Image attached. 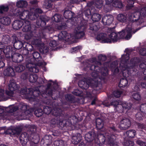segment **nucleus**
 <instances>
[{"mask_svg":"<svg viewBox=\"0 0 146 146\" xmlns=\"http://www.w3.org/2000/svg\"><path fill=\"white\" fill-rule=\"evenodd\" d=\"M22 19H23V27L22 29V31L25 32H29L31 31V22L27 19H25V17L24 18H22Z\"/></svg>","mask_w":146,"mask_h":146,"instance_id":"a211bd4d","label":"nucleus"},{"mask_svg":"<svg viewBox=\"0 0 146 146\" xmlns=\"http://www.w3.org/2000/svg\"><path fill=\"white\" fill-rule=\"evenodd\" d=\"M119 104L118 101L114 100L111 102L110 104L111 105L113 106L114 107L119 108H120V106H119V105H121Z\"/></svg>","mask_w":146,"mask_h":146,"instance_id":"e2e57ef3","label":"nucleus"},{"mask_svg":"<svg viewBox=\"0 0 146 146\" xmlns=\"http://www.w3.org/2000/svg\"><path fill=\"white\" fill-rule=\"evenodd\" d=\"M113 20V17L112 15H107L103 17L102 21L104 25H109L112 23Z\"/></svg>","mask_w":146,"mask_h":146,"instance_id":"dca6fc26","label":"nucleus"},{"mask_svg":"<svg viewBox=\"0 0 146 146\" xmlns=\"http://www.w3.org/2000/svg\"><path fill=\"white\" fill-rule=\"evenodd\" d=\"M120 106V108L122 107L123 111L126 110L127 111V110L130 109L131 107V103H127L126 102L123 103L121 105H119Z\"/></svg>","mask_w":146,"mask_h":146,"instance_id":"a19ab883","label":"nucleus"},{"mask_svg":"<svg viewBox=\"0 0 146 146\" xmlns=\"http://www.w3.org/2000/svg\"><path fill=\"white\" fill-rule=\"evenodd\" d=\"M11 40V38L9 35H5L3 36L1 39V42L5 44H8L10 43Z\"/></svg>","mask_w":146,"mask_h":146,"instance_id":"c9c22d12","label":"nucleus"},{"mask_svg":"<svg viewBox=\"0 0 146 146\" xmlns=\"http://www.w3.org/2000/svg\"><path fill=\"white\" fill-rule=\"evenodd\" d=\"M29 80L31 83H33L37 81L39 84H43L45 82L42 78H38V76L36 74H31L29 76Z\"/></svg>","mask_w":146,"mask_h":146,"instance_id":"2eb2a0df","label":"nucleus"},{"mask_svg":"<svg viewBox=\"0 0 146 146\" xmlns=\"http://www.w3.org/2000/svg\"><path fill=\"white\" fill-rule=\"evenodd\" d=\"M106 36V34L105 33H100L98 35L96 36V38L98 41H102Z\"/></svg>","mask_w":146,"mask_h":146,"instance_id":"8fccbe9b","label":"nucleus"},{"mask_svg":"<svg viewBox=\"0 0 146 146\" xmlns=\"http://www.w3.org/2000/svg\"><path fill=\"white\" fill-rule=\"evenodd\" d=\"M23 22L19 20H16L14 21L12 24L13 28L16 30L21 28L23 26Z\"/></svg>","mask_w":146,"mask_h":146,"instance_id":"a878e982","label":"nucleus"},{"mask_svg":"<svg viewBox=\"0 0 146 146\" xmlns=\"http://www.w3.org/2000/svg\"><path fill=\"white\" fill-rule=\"evenodd\" d=\"M74 13L69 10H64L63 15L64 18L67 19H71L74 16Z\"/></svg>","mask_w":146,"mask_h":146,"instance_id":"473e14b6","label":"nucleus"},{"mask_svg":"<svg viewBox=\"0 0 146 146\" xmlns=\"http://www.w3.org/2000/svg\"><path fill=\"white\" fill-rule=\"evenodd\" d=\"M113 6L119 8H121L123 7V5L121 1L115 0L112 3Z\"/></svg>","mask_w":146,"mask_h":146,"instance_id":"a18cd8bd","label":"nucleus"},{"mask_svg":"<svg viewBox=\"0 0 146 146\" xmlns=\"http://www.w3.org/2000/svg\"><path fill=\"white\" fill-rule=\"evenodd\" d=\"M90 29L94 33L97 31L98 30L97 26L94 24H90Z\"/></svg>","mask_w":146,"mask_h":146,"instance_id":"603ef678","label":"nucleus"},{"mask_svg":"<svg viewBox=\"0 0 146 146\" xmlns=\"http://www.w3.org/2000/svg\"><path fill=\"white\" fill-rule=\"evenodd\" d=\"M44 5L46 8L48 9L52 7V2L48 0L45 1Z\"/></svg>","mask_w":146,"mask_h":146,"instance_id":"4d7b16f0","label":"nucleus"},{"mask_svg":"<svg viewBox=\"0 0 146 146\" xmlns=\"http://www.w3.org/2000/svg\"><path fill=\"white\" fill-rule=\"evenodd\" d=\"M49 20V18L45 15L40 16L39 19H37L36 23L39 28H38V34H36L37 36L34 37L31 40L32 44L39 47L44 46V43L41 41V39L46 38L45 31L46 30L50 31L52 29V27L49 25L45 26L46 22Z\"/></svg>","mask_w":146,"mask_h":146,"instance_id":"f257e3e1","label":"nucleus"},{"mask_svg":"<svg viewBox=\"0 0 146 146\" xmlns=\"http://www.w3.org/2000/svg\"><path fill=\"white\" fill-rule=\"evenodd\" d=\"M21 131V129L20 128L16 127L14 129H9L6 131L7 134L11 135L18 134Z\"/></svg>","mask_w":146,"mask_h":146,"instance_id":"7c9ffc66","label":"nucleus"},{"mask_svg":"<svg viewBox=\"0 0 146 146\" xmlns=\"http://www.w3.org/2000/svg\"><path fill=\"white\" fill-rule=\"evenodd\" d=\"M28 5L27 2L23 0H20L16 3V6L18 8L16 9L13 13L15 16L19 17L21 19H22V17L25 15V11L22 8L27 7Z\"/></svg>","mask_w":146,"mask_h":146,"instance_id":"39448f33","label":"nucleus"},{"mask_svg":"<svg viewBox=\"0 0 146 146\" xmlns=\"http://www.w3.org/2000/svg\"><path fill=\"white\" fill-rule=\"evenodd\" d=\"M51 110L52 108L48 106H46L43 109L44 113L46 114H49L51 113Z\"/></svg>","mask_w":146,"mask_h":146,"instance_id":"0e129e2a","label":"nucleus"},{"mask_svg":"<svg viewBox=\"0 0 146 146\" xmlns=\"http://www.w3.org/2000/svg\"><path fill=\"white\" fill-rule=\"evenodd\" d=\"M140 110L143 113H146V104L141 105L140 106Z\"/></svg>","mask_w":146,"mask_h":146,"instance_id":"69168bd1","label":"nucleus"},{"mask_svg":"<svg viewBox=\"0 0 146 146\" xmlns=\"http://www.w3.org/2000/svg\"><path fill=\"white\" fill-rule=\"evenodd\" d=\"M18 109L17 107L14 106H10L7 108V110H8V112L12 113L16 111Z\"/></svg>","mask_w":146,"mask_h":146,"instance_id":"6e6d98bb","label":"nucleus"},{"mask_svg":"<svg viewBox=\"0 0 146 146\" xmlns=\"http://www.w3.org/2000/svg\"><path fill=\"white\" fill-rule=\"evenodd\" d=\"M84 26L81 25L75 28L74 31L76 38L78 39L83 37L85 35Z\"/></svg>","mask_w":146,"mask_h":146,"instance_id":"9b49d317","label":"nucleus"},{"mask_svg":"<svg viewBox=\"0 0 146 146\" xmlns=\"http://www.w3.org/2000/svg\"><path fill=\"white\" fill-rule=\"evenodd\" d=\"M119 68L122 72L123 76L127 77L129 76H134L135 75L137 69L133 66L129 67L127 63L121 62L119 64Z\"/></svg>","mask_w":146,"mask_h":146,"instance_id":"20e7f679","label":"nucleus"},{"mask_svg":"<svg viewBox=\"0 0 146 146\" xmlns=\"http://www.w3.org/2000/svg\"><path fill=\"white\" fill-rule=\"evenodd\" d=\"M52 19L56 22H63V20L62 16L57 14H55Z\"/></svg>","mask_w":146,"mask_h":146,"instance_id":"e433bc0d","label":"nucleus"},{"mask_svg":"<svg viewBox=\"0 0 146 146\" xmlns=\"http://www.w3.org/2000/svg\"><path fill=\"white\" fill-rule=\"evenodd\" d=\"M32 55L33 58L30 59L29 61L26 64V67L29 71L33 73H37L39 70L35 64L41 60L42 57L41 54L37 51H34L32 53Z\"/></svg>","mask_w":146,"mask_h":146,"instance_id":"7ed1b4c3","label":"nucleus"},{"mask_svg":"<svg viewBox=\"0 0 146 146\" xmlns=\"http://www.w3.org/2000/svg\"><path fill=\"white\" fill-rule=\"evenodd\" d=\"M96 126L97 128L99 129H101L103 127V121L102 119L98 118L96 119Z\"/></svg>","mask_w":146,"mask_h":146,"instance_id":"c03bdc74","label":"nucleus"},{"mask_svg":"<svg viewBox=\"0 0 146 146\" xmlns=\"http://www.w3.org/2000/svg\"><path fill=\"white\" fill-rule=\"evenodd\" d=\"M95 136L93 132H89L85 135V138L87 141H91L94 139Z\"/></svg>","mask_w":146,"mask_h":146,"instance_id":"f704fd0d","label":"nucleus"},{"mask_svg":"<svg viewBox=\"0 0 146 146\" xmlns=\"http://www.w3.org/2000/svg\"><path fill=\"white\" fill-rule=\"evenodd\" d=\"M11 58L9 59L8 61H11L15 63H19L23 60V56L20 53L17 52H14L11 57Z\"/></svg>","mask_w":146,"mask_h":146,"instance_id":"4468645a","label":"nucleus"},{"mask_svg":"<svg viewBox=\"0 0 146 146\" xmlns=\"http://www.w3.org/2000/svg\"><path fill=\"white\" fill-rule=\"evenodd\" d=\"M101 18V15L97 13H94L91 17V19L93 22L99 21Z\"/></svg>","mask_w":146,"mask_h":146,"instance_id":"37998d69","label":"nucleus"},{"mask_svg":"<svg viewBox=\"0 0 146 146\" xmlns=\"http://www.w3.org/2000/svg\"><path fill=\"white\" fill-rule=\"evenodd\" d=\"M138 62V60L137 57H135L132 58L130 61V63L133 65H135Z\"/></svg>","mask_w":146,"mask_h":146,"instance_id":"338daca9","label":"nucleus"},{"mask_svg":"<svg viewBox=\"0 0 146 146\" xmlns=\"http://www.w3.org/2000/svg\"><path fill=\"white\" fill-rule=\"evenodd\" d=\"M55 146H64V142L62 140L55 141L54 143Z\"/></svg>","mask_w":146,"mask_h":146,"instance_id":"bf43d9fd","label":"nucleus"},{"mask_svg":"<svg viewBox=\"0 0 146 146\" xmlns=\"http://www.w3.org/2000/svg\"><path fill=\"white\" fill-rule=\"evenodd\" d=\"M103 0H96L95 3L93 1L88 2L87 3V5L88 7H93L94 6L98 9L102 8L103 5Z\"/></svg>","mask_w":146,"mask_h":146,"instance_id":"f3484780","label":"nucleus"},{"mask_svg":"<svg viewBox=\"0 0 146 146\" xmlns=\"http://www.w3.org/2000/svg\"><path fill=\"white\" fill-rule=\"evenodd\" d=\"M14 50L13 47L10 45L3 48V53L5 55V58L7 61L11 58V57L14 52Z\"/></svg>","mask_w":146,"mask_h":146,"instance_id":"1a4fd4ad","label":"nucleus"},{"mask_svg":"<svg viewBox=\"0 0 146 146\" xmlns=\"http://www.w3.org/2000/svg\"><path fill=\"white\" fill-rule=\"evenodd\" d=\"M101 137H104V141L105 140H106L108 141V143L110 145H113L115 144V141L114 140V137H115L114 135H108L106 134L105 135H102Z\"/></svg>","mask_w":146,"mask_h":146,"instance_id":"393cba45","label":"nucleus"},{"mask_svg":"<svg viewBox=\"0 0 146 146\" xmlns=\"http://www.w3.org/2000/svg\"><path fill=\"white\" fill-rule=\"evenodd\" d=\"M133 98L135 100H139L141 99V96L139 93L138 92H136L133 93L132 94Z\"/></svg>","mask_w":146,"mask_h":146,"instance_id":"5fc2aeb1","label":"nucleus"},{"mask_svg":"<svg viewBox=\"0 0 146 146\" xmlns=\"http://www.w3.org/2000/svg\"><path fill=\"white\" fill-rule=\"evenodd\" d=\"M129 18L130 21L133 22L139 21V19L141 18V17L139 12H135L129 16Z\"/></svg>","mask_w":146,"mask_h":146,"instance_id":"b1692460","label":"nucleus"},{"mask_svg":"<svg viewBox=\"0 0 146 146\" xmlns=\"http://www.w3.org/2000/svg\"><path fill=\"white\" fill-rule=\"evenodd\" d=\"M107 59V56L105 55L100 54L98 56V59L99 61L103 62L105 61Z\"/></svg>","mask_w":146,"mask_h":146,"instance_id":"680f3d73","label":"nucleus"},{"mask_svg":"<svg viewBox=\"0 0 146 146\" xmlns=\"http://www.w3.org/2000/svg\"><path fill=\"white\" fill-rule=\"evenodd\" d=\"M82 137L80 133H78L73 136L72 138V142L73 143L77 144L82 139Z\"/></svg>","mask_w":146,"mask_h":146,"instance_id":"bb28decb","label":"nucleus"},{"mask_svg":"<svg viewBox=\"0 0 146 146\" xmlns=\"http://www.w3.org/2000/svg\"><path fill=\"white\" fill-rule=\"evenodd\" d=\"M42 110L40 108H38L35 111V114L36 116L39 117L42 116Z\"/></svg>","mask_w":146,"mask_h":146,"instance_id":"052dcab7","label":"nucleus"},{"mask_svg":"<svg viewBox=\"0 0 146 146\" xmlns=\"http://www.w3.org/2000/svg\"><path fill=\"white\" fill-rule=\"evenodd\" d=\"M14 64L12 62L7 61V68L3 72L4 75L6 76H13L15 75L14 68Z\"/></svg>","mask_w":146,"mask_h":146,"instance_id":"6e6552de","label":"nucleus"},{"mask_svg":"<svg viewBox=\"0 0 146 146\" xmlns=\"http://www.w3.org/2000/svg\"><path fill=\"white\" fill-rule=\"evenodd\" d=\"M78 85L80 87L84 89H87L88 86L86 80H80L78 82Z\"/></svg>","mask_w":146,"mask_h":146,"instance_id":"4c0bfd02","label":"nucleus"},{"mask_svg":"<svg viewBox=\"0 0 146 146\" xmlns=\"http://www.w3.org/2000/svg\"><path fill=\"white\" fill-rule=\"evenodd\" d=\"M127 16L126 15L123 14H119L117 17V20L121 23H125L127 21Z\"/></svg>","mask_w":146,"mask_h":146,"instance_id":"72a5a7b5","label":"nucleus"},{"mask_svg":"<svg viewBox=\"0 0 146 146\" xmlns=\"http://www.w3.org/2000/svg\"><path fill=\"white\" fill-rule=\"evenodd\" d=\"M66 27H67V26H66V22H62L60 25H58L57 26V28L58 30H61L66 29Z\"/></svg>","mask_w":146,"mask_h":146,"instance_id":"864d4df0","label":"nucleus"},{"mask_svg":"<svg viewBox=\"0 0 146 146\" xmlns=\"http://www.w3.org/2000/svg\"><path fill=\"white\" fill-rule=\"evenodd\" d=\"M139 67L142 69H144L143 71V73L144 74L146 75V61L144 62L143 63L139 65ZM144 80H146V76L144 77Z\"/></svg>","mask_w":146,"mask_h":146,"instance_id":"3c124183","label":"nucleus"},{"mask_svg":"<svg viewBox=\"0 0 146 146\" xmlns=\"http://www.w3.org/2000/svg\"><path fill=\"white\" fill-rule=\"evenodd\" d=\"M69 36H70V34L68 33L66 31H62L58 35V39L60 40H68L70 39Z\"/></svg>","mask_w":146,"mask_h":146,"instance_id":"aec40b11","label":"nucleus"},{"mask_svg":"<svg viewBox=\"0 0 146 146\" xmlns=\"http://www.w3.org/2000/svg\"><path fill=\"white\" fill-rule=\"evenodd\" d=\"M131 122L128 118L124 117L120 121L119 127L121 129L126 130L131 125Z\"/></svg>","mask_w":146,"mask_h":146,"instance_id":"ddd939ff","label":"nucleus"},{"mask_svg":"<svg viewBox=\"0 0 146 146\" xmlns=\"http://www.w3.org/2000/svg\"><path fill=\"white\" fill-rule=\"evenodd\" d=\"M139 13L141 17V18H143L142 17H146V7L142 8Z\"/></svg>","mask_w":146,"mask_h":146,"instance_id":"13d9d810","label":"nucleus"},{"mask_svg":"<svg viewBox=\"0 0 146 146\" xmlns=\"http://www.w3.org/2000/svg\"><path fill=\"white\" fill-rule=\"evenodd\" d=\"M83 14L85 15V16L86 17L88 18L89 17V16L91 14V12L90 9L85 10L83 12Z\"/></svg>","mask_w":146,"mask_h":146,"instance_id":"774afa93","label":"nucleus"},{"mask_svg":"<svg viewBox=\"0 0 146 146\" xmlns=\"http://www.w3.org/2000/svg\"><path fill=\"white\" fill-rule=\"evenodd\" d=\"M90 70L98 72H101L102 74L104 76H107L108 74L106 68L103 67H100L97 65L91 64L90 66Z\"/></svg>","mask_w":146,"mask_h":146,"instance_id":"9d476101","label":"nucleus"},{"mask_svg":"<svg viewBox=\"0 0 146 146\" xmlns=\"http://www.w3.org/2000/svg\"><path fill=\"white\" fill-rule=\"evenodd\" d=\"M100 72L95 71L92 72L91 74V76L94 78V80L90 83V85L94 90L96 91H98L102 88L101 81H98V73Z\"/></svg>","mask_w":146,"mask_h":146,"instance_id":"423d86ee","label":"nucleus"},{"mask_svg":"<svg viewBox=\"0 0 146 146\" xmlns=\"http://www.w3.org/2000/svg\"><path fill=\"white\" fill-rule=\"evenodd\" d=\"M131 51V50L130 49L128 48L125 49L124 52H126V54H123L122 55V60L120 62V64L121 62L123 63L125 62L126 63V62L129 58V53H130Z\"/></svg>","mask_w":146,"mask_h":146,"instance_id":"4be33fe9","label":"nucleus"},{"mask_svg":"<svg viewBox=\"0 0 146 146\" xmlns=\"http://www.w3.org/2000/svg\"><path fill=\"white\" fill-rule=\"evenodd\" d=\"M15 96L14 92H0V98L4 100H7V98Z\"/></svg>","mask_w":146,"mask_h":146,"instance_id":"412c9836","label":"nucleus"},{"mask_svg":"<svg viewBox=\"0 0 146 146\" xmlns=\"http://www.w3.org/2000/svg\"><path fill=\"white\" fill-rule=\"evenodd\" d=\"M125 34V30H123L121 31L118 33V34H117L114 32H112L108 35L109 37L112 40V41L114 43L116 42L120 38H124Z\"/></svg>","mask_w":146,"mask_h":146,"instance_id":"0eeeda50","label":"nucleus"},{"mask_svg":"<svg viewBox=\"0 0 146 146\" xmlns=\"http://www.w3.org/2000/svg\"><path fill=\"white\" fill-rule=\"evenodd\" d=\"M8 89L9 91H16V90H18L19 88V85L17 84L16 82L10 81V84H9ZM5 91H9L7 90H5Z\"/></svg>","mask_w":146,"mask_h":146,"instance_id":"5701e85b","label":"nucleus"},{"mask_svg":"<svg viewBox=\"0 0 146 146\" xmlns=\"http://www.w3.org/2000/svg\"><path fill=\"white\" fill-rule=\"evenodd\" d=\"M14 65L13 66L14 68L15 72H21L23 71L25 68V66L22 64L16 65V63L13 62Z\"/></svg>","mask_w":146,"mask_h":146,"instance_id":"cd10ccee","label":"nucleus"},{"mask_svg":"<svg viewBox=\"0 0 146 146\" xmlns=\"http://www.w3.org/2000/svg\"><path fill=\"white\" fill-rule=\"evenodd\" d=\"M12 38V43L13 44V47L14 48V50L15 49L19 50L23 47V48L24 42L19 40L18 37L16 36H13Z\"/></svg>","mask_w":146,"mask_h":146,"instance_id":"f8f14e48","label":"nucleus"},{"mask_svg":"<svg viewBox=\"0 0 146 146\" xmlns=\"http://www.w3.org/2000/svg\"><path fill=\"white\" fill-rule=\"evenodd\" d=\"M63 122V121L61 119V118H58V119H56V117L52 119L51 120V123L55 125L56 124H60L61 123H62Z\"/></svg>","mask_w":146,"mask_h":146,"instance_id":"09e8293b","label":"nucleus"},{"mask_svg":"<svg viewBox=\"0 0 146 146\" xmlns=\"http://www.w3.org/2000/svg\"><path fill=\"white\" fill-rule=\"evenodd\" d=\"M61 112V110L58 108H54L52 110V114L56 117V119L58 118H60L61 116L60 115Z\"/></svg>","mask_w":146,"mask_h":146,"instance_id":"58836bf2","label":"nucleus"},{"mask_svg":"<svg viewBox=\"0 0 146 146\" xmlns=\"http://www.w3.org/2000/svg\"><path fill=\"white\" fill-rule=\"evenodd\" d=\"M19 139L23 145H25L28 141V135L26 133H24L21 134L20 137Z\"/></svg>","mask_w":146,"mask_h":146,"instance_id":"c756f323","label":"nucleus"},{"mask_svg":"<svg viewBox=\"0 0 146 146\" xmlns=\"http://www.w3.org/2000/svg\"><path fill=\"white\" fill-rule=\"evenodd\" d=\"M9 10V7L8 6H6L3 5H0V13H3L4 12H7Z\"/></svg>","mask_w":146,"mask_h":146,"instance_id":"de8ad7c7","label":"nucleus"},{"mask_svg":"<svg viewBox=\"0 0 146 146\" xmlns=\"http://www.w3.org/2000/svg\"><path fill=\"white\" fill-rule=\"evenodd\" d=\"M0 22L4 25H9L11 22V18L8 16H0Z\"/></svg>","mask_w":146,"mask_h":146,"instance_id":"6ab92c4d","label":"nucleus"},{"mask_svg":"<svg viewBox=\"0 0 146 146\" xmlns=\"http://www.w3.org/2000/svg\"><path fill=\"white\" fill-rule=\"evenodd\" d=\"M25 19H29L31 20H34L36 19L39 17V15L35 13L29 12L28 14L26 15Z\"/></svg>","mask_w":146,"mask_h":146,"instance_id":"c85d7f7f","label":"nucleus"},{"mask_svg":"<svg viewBox=\"0 0 146 146\" xmlns=\"http://www.w3.org/2000/svg\"><path fill=\"white\" fill-rule=\"evenodd\" d=\"M85 92L86 94V97L90 98H94V100L91 103V104L92 105L95 104V102L97 100V97L92 93V92Z\"/></svg>","mask_w":146,"mask_h":146,"instance_id":"ea45409f","label":"nucleus"},{"mask_svg":"<svg viewBox=\"0 0 146 146\" xmlns=\"http://www.w3.org/2000/svg\"><path fill=\"white\" fill-rule=\"evenodd\" d=\"M50 83H48L46 85V87L44 91H41L40 88L42 87L41 86H38L34 87L33 89L31 87L24 86L21 89L20 91H60V86L56 82H53L52 80H50Z\"/></svg>","mask_w":146,"mask_h":146,"instance_id":"f03ea898","label":"nucleus"},{"mask_svg":"<svg viewBox=\"0 0 146 146\" xmlns=\"http://www.w3.org/2000/svg\"><path fill=\"white\" fill-rule=\"evenodd\" d=\"M23 45H24L23 48L27 49L30 52V53L34 50V47L32 44L27 42H24Z\"/></svg>","mask_w":146,"mask_h":146,"instance_id":"79ce46f5","label":"nucleus"},{"mask_svg":"<svg viewBox=\"0 0 146 146\" xmlns=\"http://www.w3.org/2000/svg\"><path fill=\"white\" fill-rule=\"evenodd\" d=\"M126 134L129 137L133 138L136 135V131L135 130H129L126 132Z\"/></svg>","mask_w":146,"mask_h":146,"instance_id":"49530a36","label":"nucleus"},{"mask_svg":"<svg viewBox=\"0 0 146 146\" xmlns=\"http://www.w3.org/2000/svg\"><path fill=\"white\" fill-rule=\"evenodd\" d=\"M124 78H121L119 82L118 86L121 89L122 88H124L128 84V81L127 78V77L123 76Z\"/></svg>","mask_w":146,"mask_h":146,"instance_id":"2f4dec72","label":"nucleus"}]
</instances>
